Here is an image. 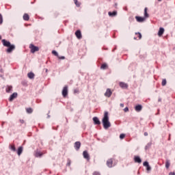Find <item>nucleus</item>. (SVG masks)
Here are the masks:
<instances>
[{
	"mask_svg": "<svg viewBox=\"0 0 175 175\" xmlns=\"http://www.w3.org/2000/svg\"><path fill=\"white\" fill-rule=\"evenodd\" d=\"M103 125L104 127V129H109L110 126H111V123H110V121H109V112L105 111L104 113V117L103 118Z\"/></svg>",
	"mask_w": 175,
	"mask_h": 175,
	"instance_id": "f257e3e1",
	"label": "nucleus"
},
{
	"mask_svg": "<svg viewBox=\"0 0 175 175\" xmlns=\"http://www.w3.org/2000/svg\"><path fill=\"white\" fill-rule=\"evenodd\" d=\"M62 96L64 98H66V96H68V85L64 87L62 90Z\"/></svg>",
	"mask_w": 175,
	"mask_h": 175,
	"instance_id": "7ed1b4c3",
	"label": "nucleus"
},
{
	"mask_svg": "<svg viewBox=\"0 0 175 175\" xmlns=\"http://www.w3.org/2000/svg\"><path fill=\"white\" fill-rule=\"evenodd\" d=\"M23 20H25V21H28L29 20V15H28V14H25L23 15Z\"/></svg>",
	"mask_w": 175,
	"mask_h": 175,
	"instance_id": "5701e85b",
	"label": "nucleus"
},
{
	"mask_svg": "<svg viewBox=\"0 0 175 175\" xmlns=\"http://www.w3.org/2000/svg\"><path fill=\"white\" fill-rule=\"evenodd\" d=\"M163 32H165V29H163V27H160L158 32L159 36H162L163 35Z\"/></svg>",
	"mask_w": 175,
	"mask_h": 175,
	"instance_id": "dca6fc26",
	"label": "nucleus"
},
{
	"mask_svg": "<svg viewBox=\"0 0 175 175\" xmlns=\"http://www.w3.org/2000/svg\"><path fill=\"white\" fill-rule=\"evenodd\" d=\"M135 19L137 21V23H144V21H146V18H143L141 16H135Z\"/></svg>",
	"mask_w": 175,
	"mask_h": 175,
	"instance_id": "1a4fd4ad",
	"label": "nucleus"
},
{
	"mask_svg": "<svg viewBox=\"0 0 175 175\" xmlns=\"http://www.w3.org/2000/svg\"><path fill=\"white\" fill-rule=\"evenodd\" d=\"M5 91L6 92H12L13 91V87L8 85Z\"/></svg>",
	"mask_w": 175,
	"mask_h": 175,
	"instance_id": "aec40b11",
	"label": "nucleus"
},
{
	"mask_svg": "<svg viewBox=\"0 0 175 175\" xmlns=\"http://www.w3.org/2000/svg\"><path fill=\"white\" fill-rule=\"evenodd\" d=\"M17 154L18 155H21V154H23V146L18 148Z\"/></svg>",
	"mask_w": 175,
	"mask_h": 175,
	"instance_id": "b1692460",
	"label": "nucleus"
},
{
	"mask_svg": "<svg viewBox=\"0 0 175 175\" xmlns=\"http://www.w3.org/2000/svg\"><path fill=\"white\" fill-rule=\"evenodd\" d=\"M74 94H79V90L77 89H75L74 90Z\"/></svg>",
	"mask_w": 175,
	"mask_h": 175,
	"instance_id": "a19ab883",
	"label": "nucleus"
},
{
	"mask_svg": "<svg viewBox=\"0 0 175 175\" xmlns=\"http://www.w3.org/2000/svg\"><path fill=\"white\" fill-rule=\"evenodd\" d=\"M152 144V143L151 142L148 143L147 145L145 146V150H148L151 147Z\"/></svg>",
	"mask_w": 175,
	"mask_h": 175,
	"instance_id": "a878e982",
	"label": "nucleus"
},
{
	"mask_svg": "<svg viewBox=\"0 0 175 175\" xmlns=\"http://www.w3.org/2000/svg\"><path fill=\"white\" fill-rule=\"evenodd\" d=\"M27 112L29 113H32L33 110L31 109V108H27Z\"/></svg>",
	"mask_w": 175,
	"mask_h": 175,
	"instance_id": "473e14b6",
	"label": "nucleus"
},
{
	"mask_svg": "<svg viewBox=\"0 0 175 175\" xmlns=\"http://www.w3.org/2000/svg\"><path fill=\"white\" fill-rule=\"evenodd\" d=\"M135 35H138L139 39H142V33H135Z\"/></svg>",
	"mask_w": 175,
	"mask_h": 175,
	"instance_id": "f704fd0d",
	"label": "nucleus"
},
{
	"mask_svg": "<svg viewBox=\"0 0 175 175\" xmlns=\"http://www.w3.org/2000/svg\"><path fill=\"white\" fill-rule=\"evenodd\" d=\"M0 72H3V70H2V69H0Z\"/></svg>",
	"mask_w": 175,
	"mask_h": 175,
	"instance_id": "de8ad7c7",
	"label": "nucleus"
},
{
	"mask_svg": "<svg viewBox=\"0 0 175 175\" xmlns=\"http://www.w3.org/2000/svg\"><path fill=\"white\" fill-rule=\"evenodd\" d=\"M80 147H81V143H80V142H76L75 143V150H77V151H79V150H80Z\"/></svg>",
	"mask_w": 175,
	"mask_h": 175,
	"instance_id": "6e6552de",
	"label": "nucleus"
},
{
	"mask_svg": "<svg viewBox=\"0 0 175 175\" xmlns=\"http://www.w3.org/2000/svg\"><path fill=\"white\" fill-rule=\"evenodd\" d=\"M107 165L108 167H113V159H109L107 161Z\"/></svg>",
	"mask_w": 175,
	"mask_h": 175,
	"instance_id": "f8f14e48",
	"label": "nucleus"
},
{
	"mask_svg": "<svg viewBox=\"0 0 175 175\" xmlns=\"http://www.w3.org/2000/svg\"><path fill=\"white\" fill-rule=\"evenodd\" d=\"M125 137V134H120V139H122Z\"/></svg>",
	"mask_w": 175,
	"mask_h": 175,
	"instance_id": "c9c22d12",
	"label": "nucleus"
},
{
	"mask_svg": "<svg viewBox=\"0 0 175 175\" xmlns=\"http://www.w3.org/2000/svg\"><path fill=\"white\" fill-rule=\"evenodd\" d=\"M46 72H47V69H46Z\"/></svg>",
	"mask_w": 175,
	"mask_h": 175,
	"instance_id": "603ef678",
	"label": "nucleus"
},
{
	"mask_svg": "<svg viewBox=\"0 0 175 175\" xmlns=\"http://www.w3.org/2000/svg\"><path fill=\"white\" fill-rule=\"evenodd\" d=\"M120 107H124V104L121 103V104H120Z\"/></svg>",
	"mask_w": 175,
	"mask_h": 175,
	"instance_id": "c03bdc74",
	"label": "nucleus"
},
{
	"mask_svg": "<svg viewBox=\"0 0 175 175\" xmlns=\"http://www.w3.org/2000/svg\"><path fill=\"white\" fill-rule=\"evenodd\" d=\"M20 121H21V124H24V120H21Z\"/></svg>",
	"mask_w": 175,
	"mask_h": 175,
	"instance_id": "a18cd8bd",
	"label": "nucleus"
},
{
	"mask_svg": "<svg viewBox=\"0 0 175 175\" xmlns=\"http://www.w3.org/2000/svg\"><path fill=\"white\" fill-rule=\"evenodd\" d=\"M27 77H29V79H34L35 78V74H33V72H29L27 74Z\"/></svg>",
	"mask_w": 175,
	"mask_h": 175,
	"instance_id": "4be33fe9",
	"label": "nucleus"
},
{
	"mask_svg": "<svg viewBox=\"0 0 175 175\" xmlns=\"http://www.w3.org/2000/svg\"><path fill=\"white\" fill-rule=\"evenodd\" d=\"M70 163H71L70 159H68L67 162V166H70Z\"/></svg>",
	"mask_w": 175,
	"mask_h": 175,
	"instance_id": "4c0bfd02",
	"label": "nucleus"
},
{
	"mask_svg": "<svg viewBox=\"0 0 175 175\" xmlns=\"http://www.w3.org/2000/svg\"><path fill=\"white\" fill-rule=\"evenodd\" d=\"M93 175H100V174L99 172H94L93 173Z\"/></svg>",
	"mask_w": 175,
	"mask_h": 175,
	"instance_id": "58836bf2",
	"label": "nucleus"
},
{
	"mask_svg": "<svg viewBox=\"0 0 175 175\" xmlns=\"http://www.w3.org/2000/svg\"><path fill=\"white\" fill-rule=\"evenodd\" d=\"M101 69H107V64H102L101 65Z\"/></svg>",
	"mask_w": 175,
	"mask_h": 175,
	"instance_id": "c756f323",
	"label": "nucleus"
},
{
	"mask_svg": "<svg viewBox=\"0 0 175 175\" xmlns=\"http://www.w3.org/2000/svg\"><path fill=\"white\" fill-rule=\"evenodd\" d=\"M144 136H148V133L147 132L144 133Z\"/></svg>",
	"mask_w": 175,
	"mask_h": 175,
	"instance_id": "37998d69",
	"label": "nucleus"
},
{
	"mask_svg": "<svg viewBox=\"0 0 175 175\" xmlns=\"http://www.w3.org/2000/svg\"><path fill=\"white\" fill-rule=\"evenodd\" d=\"M1 39H2V37L0 36V40H1Z\"/></svg>",
	"mask_w": 175,
	"mask_h": 175,
	"instance_id": "09e8293b",
	"label": "nucleus"
},
{
	"mask_svg": "<svg viewBox=\"0 0 175 175\" xmlns=\"http://www.w3.org/2000/svg\"><path fill=\"white\" fill-rule=\"evenodd\" d=\"M57 57L59 58V59H65V57L64 56H62V57L57 56Z\"/></svg>",
	"mask_w": 175,
	"mask_h": 175,
	"instance_id": "ea45409f",
	"label": "nucleus"
},
{
	"mask_svg": "<svg viewBox=\"0 0 175 175\" xmlns=\"http://www.w3.org/2000/svg\"><path fill=\"white\" fill-rule=\"evenodd\" d=\"M42 155H43V153L40 151H37L36 152V157H42Z\"/></svg>",
	"mask_w": 175,
	"mask_h": 175,
	"instance_id": "bb28decb",
	"label": "nucleus"
},
{
	"mask_svg": "<svg viewBox=\"0 0 175 175\" xmlns=\"http://www.w3.org/2000/svg\"><path fill=\"white\" fill-rule=\"evenodd\" d=\"M162 99L161 98H159L158 101L159 102H161Z\"/></svg>",
	"mask_w": 175,
	"mask_h": 175,
	"instance_id": "49530a36",
	"label": "nucleus"
},
{
	"mask_svg": "<svg viewBox=\"0 0 175 175\" xmlns=\"http://www.w3.org/2000/svg\"><path fill=\"white\" fill-rule=\"evenodd\" d=\"M159 2H161V1H162V0H158Z\"/></svg>",
	"mask_w": 175,
	"mask_h": 175,
	"instance_id": "8fccbe9b",
	"label": "nucleus"
},
{
	"mask_svg": "<svg viewBox=\"0 0 175 175\" xmlns=\"http://www.w3.org/2000/svg\"><path fill=\"white\" fill-rule=\"evenodd\" d=\"M169 175H175V173L174 172H170Z\"/></svg>",
	"mask_w": 175,
	"mask_h": 175,
	"instance_id": "79ce46f5",
	"label": "nucleus"
},
{
	"mask_svg": "<svg viewBox=\"0 0 175 175\" xmlns=\"http://www.w3.org/2000/svg\"><path fill=\"white\" fill-rule=\"evenodd\" d=\"M161 85H162L163 86L166 85V79H163L162 83H161Z\"/></svg>",
	"mask_w": 175,
	"mask_h": 175,
	"instance_id": "2f4dec72",
	"label": "nucleus"
},
{
	"mask_svg": "<svg viewBox=\"0 0 175 175\" xmlns=\"http://www.w3.org/2000/svg\"><path fill=\"white\" fill-rule=\"evenodd\" d=\"M119 85H120V87H121V88H128V84H126V83H124V82H120V83H119Z\"/></svg>",
	"mask_w": 175,
	"mask_h": 175,
	"instance_id": "f3484780",
	"label": "nucleus"
},
{
	"mask_svg": "<svg viewBox=\"0 0 175 175\" xmlns=\"http://www.w3.org/2000/svg\"><path fill=\"white\" fill-rule=\"evenodd\" d=\"M165 167H166V169H169V167H170V160H166Z\"/></svg>",
	"mask_w": 175,
	"mask_h": 175,
	"instance_id": "393cba45",
	"label": "nucleus"
},
{
	"mask_svg": "<svg viewBox=\"0 0 175 175\" xmlns=\"http://www.w3.org/2000/svg\"><path fill=\"white\" fill-rule=\"evenodd\" d=\"M144 166L146 167V170H148V172H150V170H151V167L147 161L144 162Z\"/></svg>",
	"mask_w": 175,
	"mask_h": 175,
	"instance_id": "2eb2a0df",
	"label": "nucleus"
},
{
	"mask_svg": "<svg viewBox=\"0 0 175 175\" xmlns=\"http://www.w3.org/2000/svg\"><path fill=\"white\" fill-rule=\"evenodd\" d=\"M134 161L136 163H142V159L139 156H135Z\"/></svg>",
	"mask_w": 175,
	"mask_h": 175,
	"instance_id": "ddd939ff",
	"label": "nucleus"
},
{
	"mask_svg": "<svg viewBox=\"0 0 175 175\" xmlns=\"http://www.w3.org/2000/svg\"><path fill=\"white\" fill-rule=\"evenodd\" d=\"M8 49H7V53H10L14 49H16V46L13 44H11L10 46H8Z\"/></svg>",
	"mask_w": 175,
	"mask_h": 175,
	"instance_id": "9d476101",
	"label": "nucleus"
},
{
	"mask_svg": "<svg viewBox=\"0 0 175 175\" xmlns=\"http://www.w3.org/2000/svg\"><path fill=\"white\" fill-rule=\"evenodd\" d=\"M135 40H136V38H134Z\"/></svg>",
	"mask_w": 175,
	"mask_h": 175,
	"instance_id": "3c124183",
	"label": "nucleus"
},
{
	"mask_svg": "<svg viewBox=\"0 0 175 175\" xmlns=\"http://www.w3.org/2000/svg\"><path fill=\"white\" fill-rule=\"evenodd\" d=\"M17 93L16 92H14L10 96V98H9V100L10 102H13V100H14V99H16V98H17Z\"/></svg>",
	"mask_w": 175,
	"mask_h": 175,
	"instance_id": "39448f33",
	"label": "nucleus"
},
{
	"mask_svg": "<svg viewBox=\"0 0 175 175\" xmlns=\"http://www.w3.org/2000/svg\"><path fill=\"white\" fill-rule=\"evenodd\" d=\"M111 94H113L111 90L107 89L106 92L105 93V96H107V98H110L111 96Z\"/></svg>",
	"mask_w": 175,
	"mask_h": 175,
	"instance_id": "423d86ee",
	"label": "nucleus"
},
{
	"mask_svg": "<svg viewBox=\"0 0 175 175\" xmlns=\"http://www.w3.org/2000/svg\"><path fill=\"white\" fill-rule=\"evenodd\" d=\"M108 14L110 17H114V16H117V11H113V12H109Z\"/></svg>",
	"mask_w": 175,
	"mask_h": 175,
	"instance_id": "6ab92c4d",
	"label": "nucleus"
},
{
	"mask_svg": "<svg viewBox=\"0 0 175 175\" xmlns=\"http://www.w3.org/2000/svg\"><path fill=\"white\" fill-rule=\"evenodd\" d=\"M74 3H75L76 6H77V8H79L81 3H79L77 0H74Z\"/></svg>",
	"mask_w": 175,
	"mask_h": 175,
	"instance_id": "c85d7f7f",
	"label": "nucleus"
},
{
	"mask_svg": "<svg viewBox=\"0 0 175 175\" xmlns=\"http://www.w3.org/2000/svg\"><path fill=\"white\" fill-rule=\"evenodd\" d=\"M52 54H53V55H55L56 57H58V53H57V51H52Z\"/></svg>",
	"mask_w": 175,
	"mask_h": 175,
	"instance_id": "72a5a7b5",
	"label": "nucleus"
},
{
	"mask_svg": "<svg viewBox=\"0 0 175 175\" xmlns=\"http://www.w3.org/2000/svg\"><path fill=\"white\" fill-rule=\"evenodd\" d=\"M83 155L85 159H87V161H90V154H88V152L87 150L83 151Z\"/></svg>",
	"mask_w": 175,
	"mask_h": 175,
	"instance_id": "0eeeda50",
	"label": "nucleus"
},
{
	"mask_svg": "<svg viewBox=\"0 0 175 175\" xmlns=\"http://www.w3.org/2000/svg\"><path fill=\"white\" fill-rule=\"evenodd\" d=\"M135 111H142V109H143V106H142L141 105H138L137 106H135Z\"/></svg>",
	"mask_w": 175,
	"mask_h": 175,
	"instance_id": "a211bd4d",
	"label": "nucleus"
},
{
	"mask_svg": "<svg viewBox=\"0 0 175 175\" xmlns=\"http://www.w3.org/2000/svg\"><path fill=\"white\" fill-rule=\"evenodd\" d=\"M75 36H77V39H81V38H83L81 36V31L80 30H77L75 32Z\"/></svg>",
	"mask_w": 175,
	"mask_h": 175,
	"instance_id": "4468645a",
	"label": "nucleus"
},
{
	"mask_svg": "<svg viewBox=\"0 0 175 175\" xmlns=\"http://www.w3.org/2000/svg\"><path fill=\"white\" fill-rule=\"evenodd\" d=\"M29 49H31V53H32V54L36 53V51H39V47L36 46L33 44L29 45Z\"/></svg>",
	"mask_w": 175,
	"mask_h": 175,
	"instance_id": "f03ea898",
	"label": "nucleus"
},
{
	"mask_svg": "<svg viewBox=\"0 0 175 175\" xmlns=\"http://www.w3.org/2000/svg\"><path fill=\"white\" fill-rule=\"evenodd\" d=\"M93 121L95 125H100V121L99 120V118H98V117H94Z\"/></svg>",
	"mask_w": 175,
	"mask_h": 175,
	"instance_id": "9b49d317",
	"label": "nucleus"
},
{
	"mask_svg": "<svg viewBox=\"0 0 175 175\" xmlns=\"http://www.w3.org/2000/svg\"><path fill=\"white\" fill-rule=\"evenodd\" d=\"M10 148L12 150V151H16V146H14V145H10Z\"/></svg>",
	"mask_w": 175,
	"mask_h": 175,
	"instance_id": "cd10ccee",
	"label": "nucleus"
},
{
	"mask_svg": "<svg viewBox=\"0 0 175 175\" xmlns=\"http://www.w3.org/2000/svg\"><path fill=\"white\" fill-rule=\"evenodd\" d=\"M124 111L125 113H126V111H129V108H128V107H125V108L124 109Z\"/></svg>",
	"mask_w": 175,
	"mask_h": 175,
	"instance_id": "e433bc0d",
	"label": "nucleus"
},
{
	"mask_svg": "<svg viewBox=\"0 0 175 175\" xmlns=\"http://www.w3.org/2000/svg\"><path fill=\"white\" fill-rule=\"evenodd\" d=\"M3 23V18L2 16V14H0V24H2Z\"/></svg>",
	"mask_w": 175,
	"mask_h": 175,
	"instance_id": "7c9ffc66",
	"label": "nucleus"
},
{
	"mask_svg": "<svg viewBox=\"0 0 175 175\" xmlns=\"http://www.w3.org/2000/svg\"><path fill=\"white\" fill-rule=\"evenodd\" d=\"M2 43H3V45L5 46V47H9L10 46V45L12 44H10V42L6 40H1Z\"/></svg>",
	"mask_w": 175,
	"mask_h": 175,
	"instance_id": "20e7f679",
	"label": "nucleus"
},
{
	"mask_svg": "<svg viewBox=\"0 0 175 175\" xmlns=\"http://www.w3.org/2000/svg\"><path fill=\"white\" fill-rule=\"evenodd\" d=\"M147 10H148V9L147 8H145V9H144V17H146V18H148L150 17V15H148V13H147Z\"/></svg>",
	"mask_w": 175,
	"mask_h": 175,
	"instance_id": "412c9836",
	"label": "nucleus"
}]
</instances>
